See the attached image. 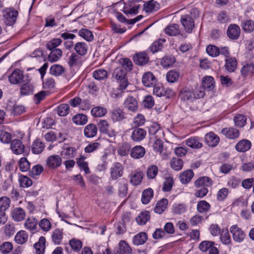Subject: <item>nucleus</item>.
<instances>
[{"label":"nucleus","instance_id":"b1692460","mask_svg":"<svg viewBox=\"0 0 254 254\" xmlns=\"http://www.w3.org/2000/svg\"><path fill=\"white\" fill-rule=\"evenodd\" d=\"M168 203V200L167 198H163L159 201L154 208V211L155 213L158 214L162 213L166 208Z\"/></svg>","mask_w":254,"mask_h":254},{"label":"nucleus","instance_id":"774afa93","mask_svg":"<svg viewBox=\"0 0 254 254\" xmlns=\"http://www.w3.org/2000/svg\"><path fill=\"white\" fill-rule=\"evenodd\" d=\"M127 243L124 240H121L116 250V254H127Z\"/></svg>","mask_w":254,"mask_h":254},{"label":"nucleus","instance_id":"13d9d810","mask_svg":"<svg viewBox=\"0 0 254 254\" xmlns=\"http://www.w3.org/2000/svg\"><path fill=\"white\" fill-rule=\"evenodd\" d=\"M69 244L71 249L75 251H79L82 246L81 241L75 238L70 240Z\"/></svg>","mask_w":254,"mask_h":254},{"label":"nucleus","instance_id":"cd10ccee","mask_svg":"<svg viewBox=\"0 0 254 254\" xmlns=\"http://www.w3.org/2000/svg\"><path fill=\"white\" fill-rule=\"evenodd\" d=\"M25 211L20 207L15 208L12 212V218L16 221H21L24 219Z\"/></svg>","mask_w":254,"mask_h":254},{"label":"nucleus","instance_id":"f03ea898","mask_svg":"<svg viewBox=\"0 0 254 254\" xmlns=\"http://www.w3.org/2000/svg\"><path fill=\"white\" fill-rule=\"evenodd\" d=\"M62 158L58 155H51L46 160V165L50 169H57L62 165Z\"/></svg>","mask_w":254,"mask_h":254},{"label":"nucleus","instance_id":"09e8293b","mask_svg":"<svg viewBox=\"0 0 254 254\" xmlns=\"http://www.w3.org/2000/svg\"><path fill=\"white\" fill-rule=\"evenodd\" d=\"M242 27L245 32H251L254 30V22L251 20H244L242 23Z\"/></svg>","mask_w":254,"mask_h":254},{"label":"nucleus","instance_id":"e2e57ef3","mask_svg":"<svg viewBox=\"0 0 254 254\" xmlns=\"http://www.w3.org/2000/svg\"><path fill=\"white\" fill-rule=\"evenodd\" d=\"M10 199L6 196H2L0 198V211H3L6 210L9 206Z\"/></svg>","mask_w":254,"mask_h":254},{"label":"nucleus","instance_id":"6ab92c4d","mask_svg":"<svg viewBox=\"0 0 254 254\" xmlns=\"http://www.w3.org/2000/svg\"><path fill=\"white\" fill-rule=\"evenodd\" d=\"M221 133L230 139L236 138L240 135L239 130L235 128H223L221 131Z\"/></svg>","mask_w":254,"mask_h":254},{"label":"nucleus","instance_id":"e433bc0d","mask_svg":"<svg viewBox=\"0 0 254 254\" xmlns=\"http://www.w3.org/2000/svg\"><path fill=\"white\" fill-rule=\"evenodd\" d=\"M158 9V3L154 0H151L144 4V10L146 12H152Z\"/></svg>","mask_w":254,"mask_h":254},{"label":"nucleus","instance_id":"0e129e2a","mask_svg":"<svg viewBox=\"0 0 254 254\" xmlns=\"http://www.w3.org/2000/svg\"><path fill=\"white\" fill-rule=\"evenodd\" d=\"M13 246L8 242H4L0 247V251L3 254H8L12 251Z\"/></svg>","mask_w":254,"mask_h":254},{"label":"nucleus","instance_id":"9d476101","mask_svg":"<svg viewBox=\"0 0 254 254\" xmlns=\"http://www.w3.org/2000/svg\"><path fill=\"white\" fill-rule=\"evenodd\" d=\"M219 137L212 132H210L205 135L206 143L211 147L216 146L219 142Z\"/></svg>","mask_w":254,"mask_h":254},{"label":"nucleus","instance_id":"79ce46f5","mask_svg":"<svg viewBox=\"0 0 254 254\" xmlns=\"http://www.w3.org/2000/svg\"><path fill=\"white\" fill-rule=\"evenodd\" d=\"M183 161L178 158L174 157L170 161L171 168L175 171L181 170L183 166Z\"/></svg>","mask_w":254,"mask_h":254},{"label":"nucleus","instance_id":"9b49d317","mask_svg":"<svg viewBox=\"0 0 254 254\" xmlns=\"http://www.w3.org/2000/svg\"><path fill=\"white\" fill-rule=\"evenodd\" d=\"M133 61L136 64L143 65L148 62L149 57L145 52H140L133 57Z\"/></svg>","mask_w":254,"mask_h":254},{"label":"nucleus","instance_id":"864d4df0","mask_svg":"<svg viewBox=\"0 0 254 254\" xmlns=\"http://www.w3.org/2000/svg\"><path fill=\"white\" fill-rule=\"evenodd\" d=\"M20 90L21 95H26L32 93L33 86L30 83H24L21 85Z\"/></svg>","mask_w":254,"mask_h":254},{"label":"nucleus","instance_id":"37998d69","mask_svg":"<svg viewBox=\"0 0 254 254\" xmlns=\"http://www.w3.org/2000/svg\"><path fill=\"white\" fill-rule=\"evenodd\" d=\"M241 72L244 77L251 75L254 72V64L251 63L244 65L241 69Z\"/></svg>","mask_w":254,"mask_h":254},{"label":"nucleus","instance_id":"de8ad7c7","mask_svg":"<svg viewBox=\"0 0 254 254\" xmlns=\"http://www.w3.org/2000/svg\"><path fill=\"white\" fill-rule=\"evenodd\" d=\"M187 210V205L184 203H175L173 205L172 211L174 214H181Z\"/></svg>","mask_w":254,"mask_h":254},{"label":"nucleus","instance_id":"5fc2aeb1","mask_svg":"<svg viewBox=\"0 0 254 254\" xmlns=\"http://www.w3.org/2000/svg\"><path fill=\"white\" fill-rule=\"evenodd\" d=\"M57 114L60 116H65L69 113V107L67 104H62L57 108Z\"/></svg>","mask_w":254,"mask_h":254},{"label":"nucleus","instance_id":"6e6d98bb","mask_svg":"<svg viewBox=\"0 0 254 254\" xmlns=\"http://www.w3.org/2000/svg\"><path fill=\"white\" fill-rule=\"evenodd\" d=\"M62 40L60 38H54L51 41L48 42L46 44V48L49 50H52L61 44Z\"/></svg>","mask_w":254,"mask_h":254},{"label":"nucleus","instance_id":"4d7b16f0","mask_svg":"<svg viewBox=\"0 0 254 254\" xmlns=\"http://www.w3.org/2000/svg\"><path fill=\"white\" fill-rule=\"evenodd\" d=\"M220 239L223 244L225 245L230 244L231 238L228 230H222L220 233Z\"/></svg>","mask_w":254,"mask_h":254},{"label":"nucleus","instance_id":"39448f33","mask_svg":"<svg viewBox=\"0 0 254 254\" xmlns=\"http://www.w3.org/2000/svg\"><path fill=\"white\" fill-rule=\"evenodd\" d=\"M181 22L185 30L190 33L194 27V23L191 16L188 14L183 15L181 18Z\"/></svg>","mask_w":254,"mask_h":254},{"label":"nucleus","instance_id":"4be33fe9","mask_svg":"<svg viewBox=\"0 0 254 254\" xmlns=\"http://www.w3.org/2000/svg\"><path fill=\"white\" fill-rule=\"evenodd\" d=\"M63 238V229H56L53 231L52 239L53 242L56 245L61 244Z\"/></svg>","mask_w":254,"mask_h":254},{"label":"nucleus","instance_id":"a19ab883","mask_svg":"<svg viewBox=\"0 0 254 254\" xmlns=\"http://www.w3.org/2000/svg\"><path fill=\"white\" fill-rule=\"evenodd\" d=\"M176 62V59L173 56H167L163 57L161 62V64L164 67L171 66Z\"/></svg>","mask_w":254,"mask_h":254},{"label":"nucleus","instance_id":"412c9836","mask_svg":"<svg viewBox=\"0 0 254 254\" xmlns=\"http://www.w3.org/2000/svg\"><path fill=\"white\" fill-rule=\"evenodd\" d=\"M82 61L81 56L73 53L69 57L68 64L70 67L79 66L81 64Z\"/></svg>","mask_w":254,"mask_h":254},{"label":"nucleus","instance_id":"2f4dec72","mask_svg":"<svg viewBox=\"0 0 254 254\" xmlns=\"http://www.w3.org/2000/svg\"><path fill=\"white\" fill-rule=\"evenodd\" d=\"M72 121L77 125L82 126L87 123L88 121V118L84 114H77L73 116Z\"/></svg>","mask_w":254,"mask_h":254},{"label":"nucleus","instance_id":"f8f14e48","mask_svg":"<svg viewBox=\"0 0 254 254\" xmlns=\"http://www.w3.org/2000/svg\"><path fill=\"white\" fill-rule=\"evenodd\" d=\"M146 131L141 128H135L131 134V138L133 141H140L143 140L146 136Z\"/></svg>","mask_w":254,"mask_h":254},{"label":"nucleus","instance_id":"bb28decb","mask_svg":"<svg viewBox=\"0 0 254 254\" xmlns=\"http://www.w3.org/2000/svg\"><path fill=\"white\" fill-rule=\"evenodd\" d=\"M143 176L144 174L142 172H135L130 175V183L133 186L138 185L141 182Z\"/></svg>","mask_w":254,"mask_h":254},{"label":"nucleus","instance_id":"c9c22d12","mask_svg":"<svg viewBox=\"0 0 254 254\" xmlns=\"http://www.w3.org/2000/svg\"><path fill=\"white\" fill-rule=\"evenodd\" d=\"M78 35L88 42L92 41L94 39L92 32L86 28H82L78 31Z\"/></svg>","mask_w":254,"mask_h":254},{"label":"nucleus","instance_id":"f3484780","mask_svg":"<svg viewBox=\"0 0 254 254\" xmlns=\"http://www.w3.org/2000/svg\"><path fill=\"white\" fill-rule=\"evenodd\" d=\"M147 239V234L145 232H140L133 237L132 242L135 245H141L144 244Z\"/></svg>","mask_w":254,"mask_h":254},{"label":"nucleus","instance_id":"6e6552de","mask_svg":"<svg viewBox=\"0 0 254 254\" xmlns=\"http://www.w3.org/2000/svg\"><path fill=\"white\" fill-rule=\"evenodd\" d=\"M10 148L14 154L19 155L24 152L25 146L21 140L14 139L11 141Z\"/></svg>","mask_w":254,"mask_h":254},{"label":"nucleus","instance_id":"bf43d9fd","mask_svg":"<svg viewBox=\"0 0 254 254\" xmlns=\"http://www.w3.org/2000/svg\"><path fill=\"white\" fill-rule=\"evenodd\" d=\"M150 81H152V85H155L156 82L155 76L150 71L144 73L142 76V82H150Z\"/></svg>","mask_w":254,"mask_h":254},{"label":"nucleus","instance_id":"ddd939ff","mask_svg":"<svg viewBox=\"0 0 254 254\" xmlns=\"http://www.w3.org/2000/svg\"><path fill=\"white\" fill-rule=\"evenodd\" d=\"M123 167L119 163H116L111 169V175L113 179H117L123 175Z\"/></svg>","mask_w":254,"mask_h":254},{"label":"nucleus","instance_id":"a18cd8bd","mask_svg":"<svg viewBox=\"0 0 254 254\" xmlns=\"http://www.w3.org/2000/svg\"><path fill=\"white\" fill-rule=\"evenodd\" d=\"M64 72V67L59 64H54L50 67V73L56 76L62 75Z\"/></svg>","mask_w":254,"mask_h":254},{"label":"nucleus","instance_id":"69168bd1","mask_svg":"<svg viewBox=\"0 0 254 254\" xmlns=\"http://www.w3.org/2000/svg\"><path fill=\"white\" fill-rule=\"evenodd\" d=\"M158 173V167L156 165H151L148 167L147 170V177L149 179H154Z\"/></svg>","mask_w":254,"mask_h":254},{"label":"nucleus","instance_id":"20e7f679","mask_svg":"<svg viewBox=\"0 0 254 254\" xmlns=\"http://www.w3.org/2000/svg\"><path fill=\"white\" fill-rule=\"evenodd\" d=\"M230 232L232 234L234 240L237 242H242L245 238L246 235L244 232L237 225L231 226Z\"/></svg>","mask_w":254,"mask_h":254},{"label":"nucleus","instance_id":"ea45409f","mask_svg":"<svg viewBox=\"0 0 254 254\" xmlns=\"http://www.w3.org/2000/svg\"><path fill=\"white\" fill-rule=\"evenodd\" d=\"M51 51V52L48 56V60L50 62L57 61L62 56V51L60 49H55Z\"/></svg>","mask_w":254,"mask_h":254},{"label":"nucleus","instance_id":"0eeeda50","mask_svg":"<svg viewBox=\"0 0 254 254\" xmlns=\"http://www.w3.org/2000/svg\"><path fill=\"white\" fill-rule=\"evenodd\" d=\"M23 78L22 71L19 69L14 70L8 76L9 82L13 84H17L21 82Z\"/></svg>","mask_w":254,"mask_h":254},{"label":"nucleus","instance_id":"4468645a","mask_svg":"<svg viewBox=\"0 0 254 254\" xmlns=\"http://www.w3.org/2000/svg\"><path fill=\"white\" fill-rule=\"evenodd\" d=\"M202 85L203 89L208 91L213 90L215 87L214 78L210 76H205L202 79Z\"/></svg>","mask_w":254,"mask_h":254},{"label":"nucleus","instance_id":"1a4fd4ad","mask_svg":"<svg viewBox=\"0 0 254 254\" xmlns=\"http://www.w3.org/2000/svg\"><path fill=\"white\" fill-rule=\"evenodd\" d=\"M213 181L208 177L204 176L198 178L194 183V186L196 188L201 187H208L213 184Z\"/></svg>","mask_w":254,"mask_h":254},{"label":"nucleus","instance_id":"2eb2a0df","mask_svg":"<svg viewBox=\"0 0 254 254\" xmlns=\"http://www.w3.org/2000/svg\"><path fill=\"white\" fill-rule=\"evenodd\" d=\"M252 144L250 141L248 139H242L239 141L235 146L236 149L239 152H245L249 150Z\"/></svg>","mask_w":254,"mask_h":254},{"label":"nucleus","instance_id":"603ef678","mask_svg":"<svg viewBox=\"0 0 254 254\" xmlns=\"http://www.w3.org/2000/svg\"><path fill=\"white\" fill-rule=\"evenodd\" d=\"M107 71L104 69H99L93 72V76L98 80H103L107 77Z\"/></svg>","mask_w":254,"mask_h":254},{"label":"nucleus","instance_id":"c85d7f7f","mask_svg":"<svg viewBox=\"0 0 254 254\" xmlns=\"http://www.w3.org/2000/svg\"><path fill=\"white\" fill-rule=\"evenodd\" d=\"M45 145L39 139H36L32 145V151L34 154H40L44 150Z\"/></svg>","mask_w":254,"mask_h":254},{"label":"nucleus","instance_id":"72a5a7b5","mask_svg":"<svg viewBox=\"0 0 254 254\" xmlns=\"http://www.w3.org/2000/svg\"><path fill=\"white\" fill-rule=\"evenodd\" d=\"M150 213L148 211H145L141 212L139 215L136 218V222L139 225H145L146 222L150 219Z\"/></svg>","mask_w":254,"mask_h":254},{"label":"nucleus","instance_id":"7c9ffc66","mask_svg":"<svg viewBox=\"0 0 254 254\" xmlns=\"http://www.w3.org/2000/svg\"><path fill=\"white\" fill-rule=\"evenodd\" d=\"M187 145L192 148H200L202 144L197 137H191L186 140Z\"/></svg>","mask_w":254,"mask_h":254},{"label":"nucleus","instance_id":"7ed1b4c3","mask_svg":"<svg viewBox=\"0 0 254 254\" xmlns=\"http://www.w3.org/2000/svg\"><path fill=\"white\" fill-rule=\"evenodd\" d=\"M241 34L240 27L236 24H230L227 30V35L228 38L232 40L239 39Z\"/></svg>","mask_w":254,"mask_h":254},{"label":"nucleus","instance_id":"58836bf2","mask_svg":"<svg viewBox=\"0 0 254 254\" xmlns=\"http://www.w3.org/2000/svg\"><path fill=\"white\" fill-rule=\"evenodd\" d=\"M28 235L23 230L19 231L15 236V242L19 244H23L27 241Z\"/></svg>","mask_w":254,"mask_h":254},{"label":"nucleus","instance_id":"052dcab7","mask_svg":"<svg viewBox=\"0 0 254 254\" xmlns=\"http://www.w3.org/2000/svg\"><path fill=\"white\" fill-rule=\"evenodd\" d=\"M19 182L21 187L28 188L32 184V180L26 176L21 175L19 176Z\"/></svg>","mask_w":254,"mask_h":254},{"label":"nucleus","instance_id":"338daca9","mask_svg":"<svg viewBox=\"0 0 254 254\" xmlns=\"http://www.w3.org/2000/svg\"><path fill=\"white\" fill-rule=\"evenodd\" d=\"M206 51L209 55L213 57H216L219 55V49L215 46L208 45Z\"/></svg>","mask_w":254,"mask_h":254},{"label":"nucleus","instance_id":"680f3d73","mask_svg":"<svg viewBox=\"0 0 254 254\" xmlns=\"http://www.w3.org/2000/svg\"><path fill=\"white\" fill-rule=\"evenodd\" d=\"M234 121L236 126L242 127L246 124L247 118L243 115H238L235 117Z\"/></svg>","mask_w":254,"mask_h":254},{"label":"nucleus","instance_id":"c03bdc74","mask_svg":"<svg viewBox=\"0 0 254 254\" xmlns=\"http://www.w3.org/2000/svg\"><path fill=\"white\" fill-rule=\"evenodd\" d=\"M180 76V73L176 70H171L166 74V79L169 82H176Z\"/></svg>","mask_w":254,"mask_h":254},{"label":"nucleus","instance_id":"5701e85b","mask_svg":"<svg viewBox=\"0 0 254 254\" xmlns=\"http://www.w3.org/2000/svg\"><path fill=\"white\" fill-rule=\"evenodd\" d=\"M193 176V171L188 170L181 173L179 176V179L182 184H186L190 181Z\"/></svg>","mask_w":254,"mask_h":254},{"label":"nucleus","instance_id":"393cba45","mask_svg":"<svg viewBox=\"0 0 254 254\" xmlns=\"http://www.w3.org/2000/svg\"><path fill=\"white\" fill-rule=\"evenodd\" d=\"M46 239L43 236L40 237L39 241L36 243L34 247L37 254H44L45 249Z\"/></svg>","mask_w":254,"mask_h":254},{"label":"nucleus","instance_id":"49530a36","mask_svg":"<svg viewBox=\"0 0 254 254\" xmlns=\"http://www.w3.org/2000/svg\"><path fill=\"white\" fill-rule=\"evenodd\" d=\"M107 113L105 108L98 106L92 109L91 111V115L95 117H101L104 116Z\"/></svg>","mask_w":254,"mask_h":254},{"label":"nucleus","instance_id":"aec40b11","mask_svg":"<svg viewBox=\"0 0 254 254\" xmlns=\"http://www.w3.org/2000/svg\"><path fill=\"white\" fill-rule=\"evenodd\" d=\"M97 132V128L95 125L90 124L87 125L84 129V134L85 136L88 138L95 136Z\"/></svg>","mask_w":254,"mask_h":254},{"label":"nucleus","instance_id":"f704fd0d","mask_svg":"<svg viewBox=\"0 0 254 254\" xmlns=\"http://www.w3.org/2000/svg\"><path fill=\"white\" fill-rule=\"evenodd\" d=\"M225 68L230 72H234L237 67V62L235 58H230L225 60Z\"/></svg>","mask_w":254,"mask_h":254},{"label":"nucleus","instance_id":"423d86ee","mask_svg":"<svg viewBox=\"0 0 254 254\" xmlns=\"http://www.w3.org/2000/svg\"><path fill=\"white\" fill-rule=\"evenodd\" d=\"M195 94L196 93H194L190 89L185 88L181 90L179 94V98L184 102H192L195 99Z\"/></svg>","mask_w":254,"mask_h":254},{"label":"nucleus","instance_id":"a211bd4d","mask_svg":"<svg viewBox=\"0 0 254 254\" xmlns=\"http://www.w3.org/2000/svg\"><path fill=\"white\" fill-rule=\"evenodd\" d=\"M18 12L16 10H11L8 12L5 16V23L7 25H12L16 20Z\"/></svg>","mask_w":254,"mask_h":254},{"label":"nucleus","instance_id":"4c0bfd02","mask_svg":"<svg viewBox=\"0 0 254 254\" xmlns=\"http://www.w3.org/2000/svg\"><path fill=\"white\" fill-rule=\"evenodd\" d=\"M210 204L205 200H201L198 202L196 209L198 212L200 213H206L210 210Z\"/></svg>","mask_w":254,"mask_h":254},{"label":"nucleus","instance_id":"3c124183","mask_svg":"<svg viewBox=\"0 0 254 254\" xmlns=\"http://www.w3.org/2000/svg\"><path fill=\"white\" fill-rule=\"evenodd\" d=\"M111 118L114 122L120 121L125 118L124 113L122 109H118L113 111Z\"/></svg>","mask_w":254,"mask_h":254},{"label":"nucleus","instance_id":"473e14b6","mask_svg":"<svg viewBox=\"0 0 254 254\" xmlns=\"http://www.w3.org/2000/svg\"><path fill=\"white\" fill-rule=\"evenodd\" d=\"M165 33L171 36H176L180 33L179 26L177 24L169 25L165 29Z\"/></svg>","mask_w":254,"mask_h":254},{"label":"nucleus","instance_id":"c756f323","mask_svg":"<svg viewBox=\"0 0 254 254\" xmlns=\"http://www.w3.org/2000/svg\"><path fill=\"white\" fill-rule=\"evenodd\" d=\"M153 196V190L151 188L143 190L142 193L141 201L143 204H148Z\"/></svg>","mask_w":254,"mask_h":254},{"label":"nucleus","instance_id":"f257e3e1","mask_svg":"<svg viewBox=\"0 0 254 254\" xmlns=\"http://www.w3.org/2000/svg\"><path fill=\"white\" fill-rule=\"evenodd\" d=\"M119 63L121 66L114 69L112 76L119 83L118 89L122 91L127 87V58L121 59Z\"/></svg>","mask_w":254,"mask_h":254},{"label":"nucleus","instance_id":"a878e982","mask_svg":"<svg viewBox=\"0 0 254 254\" xmlns=\"http://www.w3.org/2000/svg\"><path fill=\"white\" fill-rule=\"evenodd\" d=\"M74 49L80 56H83L86 54L87 52L88 46L84 42H77L75 44Z\"/></svg>","mask_w":254,"mask_h":254},{"label":"nucleus","instance_id":"8fccbe9b","mask_svg":"<svg viewBox=\"0 0 254 254\" xmlns=\"http://www.w3.org/2000/svg\"><path fill=\"white\" fill-rule=\"evenodd\" d=\"M38 221L34 217H30L26 219L24 225L26 229L30 230L36 229Z\"/></svg>","mask_w":254,"mask_h":254},{"label":"nucleus","instance_id":"dca6fc26","mask_svg":"<svg viewBox=\"0 0 254 254\" xmlns=\"http://www.w3.org/2000/svg\"><path fill=\"white\" fill-rule=\"evenodd\" d=\"M145 153V148L140 145L134 147L131 150L130 155L134 159H139L143 157Z\"/></svg>","mask_w":254,"mask_h":254}]
</instances>
